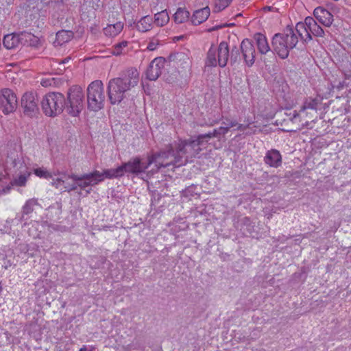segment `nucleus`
Listing matches in <instances>:
<instances>
[{
	"label": "nucleus",
	"instance_id": "1",
	"mask_svg": "<svg viewBox=\"0 0 351 351\" xmlns=\"http://www.w3.org/2000/svg\"><path fill=\"white\" fill-rule=\"evenodd\" d=\"M298 36L304 42L312 40L305 21L298 23L295 29L287 26L282 33L276 34L273 36L271 42L274 51L282 59L287 58L289 56V51L298 44Z\"/></svg>",
	"mask_w": 351,
	"mask_h": 351
},
{
	"label": "nucleus",
	"instance_id": "2",
	"mask_svg": "<svg viewBox=\"0 0 351 351\" xmlns=\"http://www.w3.org/2000/svg\"><path fill=\"white\" fill-rule=\"evenodd\" d=\"M139 81V73L135 68H130L120 77L110 79L107 86L110 103L118 105L126 98L128 93L135 87Z\"/></svg>",
	"mask_w": 351,
	"mask_h": 351
},
{
	"label": "nucleus",
	"instance_id": "3",
	"mask_svg": "<svg viewBox=\"0 0 351 351\" xmlns=\"http://www.w3.org/2000/svg\"><path fill=\"white\" fill-rule=\"evenodd\" d=\"M240 48L234 46L230 54L228 45L226 42L222 41L219 43L217 49L211 47L208 53L206 60V66H216L217 64L223 68L227 65L228 59L231 65L239 64L241 60Z\"/></svg>",
	"mask_w": 351,
	"mask_h": 351
},
{
	"label": "nucleus",
	"instance_id": "4",
	"mask_svg": "<svg viewBox=\"0 0 351 351\" xmlns=\"http://www.w3.org/2000/svg\"><path fill=\"white\" fill-rule=\"evenodd\" d=\"M204 148H206V145L199 135L195 139L190 138L175 142V149H177L176 162L180 167L193 162L195 158L199 157V155Z\"/></svg>",
	"mask_w": 351,
	"mask_h": 351
},
{
	"label": "nucleus",
	"instance_id": "5",
	"mask_svg": "<svg viewBox=\"0 0 351 351\" xmlns=\"http://www.w3.org/2000/svg\"><path fill=\"white\" fill-rule=\"evenodd\" d=\"M66 99L60 93H49L46 94L41 100L43 113L50 117L60 114L65 108Z\"/></svg>",
	"mask_w": 351,
	"mask_h": 351
},
{
	"label": "nucleus",
	"instance_id": "6",
	"mask_svg": "<svg viewBox=\"0 0 351 351\" xmlns=\"http://www.w3.org/2000/svg\"><path fill=\"white\" fill-rule=\"evenodd\" d=\"M87 106L90 110L97 112L104 107L106 95L101 80L92 82L87 87Z\"/></svg>",
	"mask_w": 351,
	"mask_h": 351
},
{
	"label": "nucleus",
	"instance_id": "7",
	"mask_svg": "<svg viewBox=\"0 0 351 351\" xmlns=\"http://www.w3.org/2000/svg\"><path fill=\"white\" fill-rule=\"evenodd\" d=\"M177 156V149H175V145L169 144L164 149L159 152L148 156V165L155 164L157 169L161 167L169 166L180 167L178 163L176 162Z\"/></svg>",
	"mask_w": 351,
	"mask_h": 351
},
{
	"label": "nucleus",
	"instance_id": "8",
	"mask_svg": "<svg viewBox=\"0 0 351 351\" xmlns=\"http://www.w3.org/2000/svg\"><path fill=\"white\" fill-rule=\"evenodd\" d=\"M84 95L80 87L69 89L67 96L68 103H66L65 109L68 114L77 117L84 108Z\"/></svg>",
	"mask_w": 351,
	"mask_h": 351
},
{
	"label": "nucleus",
	"instance_id": "9",
	"mask_svg": "<svg viewBox=\"0 0 351 351\" xmlns=\"http://www.w3.org/2000/svg\"><path fill=\"white\" fill-rule=\"evenodd\" d=\"M18 106L17 97L10 88H3L0 92V110L4 114H9L16 110Z\"/></svg>",
	"mask_w": 351,
	"mask_h": 351
},
{
	"label": "nucleus",
	"instance_id": "10",
	"mask_svg": "<svg viewBox=\"0 0 351 351\" xmlns=\"http://www.w3.org/2000/svg\"><path fill=\"white\" fill-rule=\"evenodd\" d=\"M148 161L145 163L139 157L130 158L128 162L123 163L121 167L123 169V176L125 173L138 175L143 173L148 169Z\"/></svg>",
	"mask_w": 351,
	"mask_h": 351
},
{
	"label": "nucleus",
	"instance_id": "11",
	"mask_svg": "<svg viewBox=\"0 0 351 351\" xmlns=\"http://www.w3.org/2000/svg\"><path fill=\"white\" fill-rule=\"evenodd\" d=\"M38 100L33 93H25L21 98V107L23 113L28 117H34L38 111Z\"/></svg>",
	"mask_w": 351,
	"mask_h": 351
},
{
	"label": "nucleus",
	"instance_id": "12",
	"mask_svg": "<svg viewBox=\"0 0 351 351\" xmlns=\"http://www.w3.org/2000/svg\"><path fill=\"white\" fill-rule=\"evenodd\" d=\"M240 49L242 57L248 66H251L255 61L256 51L252 41L248 38L242 40Z\"/></svg>",
	"mask_w": 351,
	"mask_h": 351
},
{
	"label": "nucleus",
	"instance_id": "13",
	"mask_svg": "<svg viewBox=\"0 0 351 351\" xmlns=\"http://www.w3.org/2000/svg\"><path fill=\"white\" fill-rule=\"evenodd\" d=\"M68 178L77 182V187L80 189H85L89 186H94L98 184V181L95 180V177L93 171L89 173H84L81 176L72 173L69 175Z\"/></svg>",
	"mask_w": 351,
	"mask_h": 351
},
{
	"label": "nucleus",
	"instance_id": "14",
	"mask_svg": "<svg viewBox=\"0 0 351 351\" xmlns=\"http://www.w3.org/2000/svg\"><path fill=\"white\" fill-rule=\"evenodd\" d=\"M165 61L162 58H155L149 64L146 71V77L151 81L156 80L162 74Z\"/></svg>",
	"mask_w": 351,
	"mask_h": 351
},
{
	"label": "nucleus",
	"instance_id": "15",
	"mask_svg": "<svg viewBox=\"0 0 351 351\" xmlns=\"http://www.w3.org/2000/svg\"><path fill=\"white\" fill-rule=\"evenodd\" d=\"M96 181L99 182H102L105 178L113 179L121 178L123 176V169L121 166L115 169H104L103 172H100L97 170L93 171Z\"/></svg>",
	"mask_w": 351,
	"mask_h": 351
},
{
	"label": "nucleus",
	"instance_id": "16",
	"mask_svg": "<svg viewBox=\"0 0 351 351\" xmlns=\"http://www.w3.org/2000/svg\"><path fill=\"white\" fill-rule=\"evenodd\" d=\"M313 15L315 19L326 27H330L333 22L332 14L322 7H317L314 10Z\"/></svg>",
	"mask_w": 351,
	"mask_h": 351
},
{
	"label": "nucleus",
	"instance_id": "17",
	"mask_svg": "<svg viewBox=\"0 0 351 351\" xmlns=\"http://www.w3.org/2000/svg\"><path fill=\"white\" fill-rule=\"evenodd\" d=\"M264 162L269 167L277 168L282 164V156L279 151L272 149L267 152Z\"/></svg>",
	"mask_w": 351,
	"mask_h": 351
},
{
	"label": "nucleus",
	"instance_id": "18",
	"mask_svg": "<svg viewBox=\"0 0 351 351\" xmlns=\"http://www.w3.org/2000/svg\"><path fill=\"white\" fill-rule=\"evenodd\" d=\"M305 25L307 26L309 34L312 36L323 37L324 32L323 29L317 23L315 20L311 16H307L305 19Z\"/></svg>",
	"mask_w": 351,
	"mask_h": 351
},
{
	"label": "nucleus",
	"instance_id": "19",
	"mask_svg": "<svg viewBox=\"0 0 351 351\" xmlns=\"http://www.w3.org/2000/svg\"><path fill=\"white\" fill-rule=\"evenodd\" d=\"M6 162L8 165L13 167L15 169V172L19 171V173H23L26 169L25 165L22 160V158L18 154L13 156L8 155Z\"/></svg>",
	"mask_w": 351,
	"mask_h": 351
},
{
	"label": "nucleus",
	"instance_id": "20",
	"mask_svg": "<svg viewBox=\"0 0 351 351\" xmlns=\"http://www.w3.org/2000/svg\"><path fill=\"white\" fill-rule=\"evenodd\" d=\"M210 14V8L208 6L197 10L193 14L191 22L193 25H198L207 20Z\"/></svg>",
	"mask_w": 351,
	"mask_h": 351
},
{
	"label": "nucleus",
	"instance_id": "21",
	"mask_svg": "<svg viewBox=\"0 0 351 351\" xmlns=\"http://www.w3.org/2000/svg\"><path fill=\"white\" fill-rule=\"evenodd\" d=\"M3 45L7 49H12L17 47L21 43V33L9 34L4 36Z\"/></svg>",
	"mask_w": 351,
	"mask_h": 351
},
{
	"label": "nucleus",
	"instance_id": "22",
	"mask_svg": "<svg viewBox=\"0 0 351 351\" xmlns=\"http://www.w3.org/2000/svg\"><path fill=\"white\" fill-rule=\"evenodd\" d=\"M21 43L23 45L37 47L40 44V39L30 32H21Z\"/></svg>",
	"mask_w": 351,
	"mask_h": 351
},
{
	"label": "nucleus",
	"instance_id": "23",
	"mask_svg": "<svg viewBox=\"0 0 351 351\" xmlns=\"http://www.w3.org/2000/svg\"><path fill=\"white\" fill-rule=\"evenodd\" d=\"M254 39L255 40L258 49L262 54H266L269 50L267 38L265 35L261 33H256L254 35Z\"/></svg>",
	"mask_w": 351,
	"mask_h": 351
},
{
	"label": "nucleus",
	"instance_id": "24",
	"mask_svg": "<svg viewBox=\"0 0 351 351\" xmlns=\"http://www.w3.org/2000/svg\"><path fill=\"white\" fill-rule=\"evenodd\" d=\"M123 23L119 21L114 24L108 25L104 28V33L107 36L114 37L123 30Z\"/></svg>",
	"mask_w": 351,
	"mask_h": 351
},
{
	"label": "nucleus",
	"instance_id": "25",
	"mask_svg": "<svg viewBox=\"0 0 351 351\" xmlns=\"http://www.w3.org/2000/svg\"><path fill=\"white\" fill-rule=\"evenodd\" d=\"M73 36L71 31L61 30L57 32L56 40L54 42L56 45H62L70 41Z\"/></svg>",
	"mask_w": 351,
	"mask_h": 351
},
{
	"label": "nucleus",
	"instance_id": "26",
	"mask_svg": "<svg viewBox=\"0 0 351 351\" xmlns=\"http://www.w3.org/2000/svg\"><path fill=\"white\" fill-rule=\"evenodd\" d=\"M153 19L152 16L147 15L142 17L136 24V28L138 31L146 32L152 27Z\"/></svg>",
	"mask_w": 351,
	"mask_h": 351
},
{
	"label": "nucleus",
	"instance_id": "27",
	"mask_svg": "<svg viewBox=\"0 0 351 351\" xmlns=\"http://www.w3.org/2000/svg\"><path fill=\"white\" fill-rule=\"evenodd\" d=\"M190 13L184 8H178L173 14V20L178 23H183L189 19Z\"/></svg>",
	"mask_w": 351,
	"mask_h": 351
},
{
	"label": "nucleus",
	"instance_id": "28",
	"mask_svg": "<svg viewBox=\"0 0 351 351\" xmlns=\"http://www.w3.org/2000/svg\"><path fill=\"white\" fill-rule=\"evenodd\" d=\"M38 205L37 199L32 198L27 200L22 207L21 217L23 218L25 215H28L32 213L34 210L35 206Z\"/></svg>",
	"mask_w": 351,
	"mask_h": 351
},
{
	"label": "nucleus",
	"instance_id": "29",
	"mask_svg": "<svg viewBox=\"0 0 351 351\" xmlns=\"http://www.w3.org/2000/svg\"><path fill=\"white\" fill-rule=\"evenodd\" d=\"M169 21V16L166 10L159 12L154 15V23L158 27L165 25Z\"/></svg>",
	"mask_w": 351,
	"mask_h": 351
},
{
	"label": "nucleus",
	"instance_id": "30",
	"mask_svg": "<svg viewBox=\"0 0 351 351\" xmlns=\"http://www.w3.org/2000/svg\"><path fill=\"white\" fill-rule=\"evenodd\" d=\"M319 104V101L316 98H307L301 107L300 112H304L308 109L317 110Z\"/></svg>",
	"mask_w": 351,
	"mask_h": 351
},
{
	"label": "nucleus",
	"instance_id": "31",
	"mask_svg": "<svg viewBox=\"0 0 351 351\" xmlns=\"http://www.w3.org/2000/svg\"><path fill=\"white\" fill-rule=\"evenodd\" d=\"M68 176L65 173L62 174L61 178L53 179L51 184L60 191L64 192V186H65L66 180L69 178Z\"/></svg>",
	"mask_w": 351,
	"mask_h": 351
},
{
	"label": "nucleus",
	"instance_id": "32",
	"mask_svg": "<svg viewBox=\"0 0 351 351\" xmlns=\"http://www.w3.org/2000/svg\"><path fill=\"white\" fill-rule=\"evenodd\" d=\"M221 136V134L219 131V129H215L212 132H210L208 133L204 134H199V136L200 137V139L202 140L204 143L206 145L208 141L214 137H219Z\"/></svg>",
	"mask_w": 351,
	"mask_h": 351
},
{
	"label": "nucleus",
	"instance_id": "33",
	"mask_svg": "<svg viewBox=\"0 0 351 351\" xmlns=\"http://www.w3.org/2000/svg\"><path fill=\"white\" fill-rule=\"evenodd\" d=\"M232 0H216L215 3L214 12H218L227 8Z\"/></svg>",
	"mask_w": 351,
	"mask_h": 351
},
{
	"label": "nucleus",
	"instance_id": "34",
	"mask_svg": "<svg viewBox=\"0 0 351 351\" xmlns=\"http://www.w3.org/2000/svg\"><path fill=\"white\" fill-rule=\"evenodd\" d=\"M127 45H128L127 41H122L119 43L116 44L112 50V53L114 56L121 55L122 53L123 48L125 47Z\"/></svg>",
	"mask_w": 351,
	"mask_h": 351
},
{
	"label": "nucleus",
	"instance_id": "35",
	"mask_svg": "<svg viewBox=\"0 0 351 351\" xmlns=\"http://www.w3.org/2000/svg\"><path fill=\"white\" fill-rule=\"evenodd\" d=\"M29 176V173H27V175H26L25 173L20 175L18 178H15L13 180V184L19 186H25L27 182V177Z\"/></svg>",
	"mask_w": 351,
	"mask_h": 351
},
{
	"label": "nucleus",
	"instance_id": "36",
	"mask_svg": "<svg viewBox=\"0 0 351 351\" xmlns=\"http://www.w3.org/2000/svg\"><path fill=\"white\" fill-rule=\"evenodd\" d=\"M34 173L40 178H51V174L43 168H37L34 169Z\"/></svg>",
	"mask_w": 351,
	"mask_h": 351
},
{
	"label": "nucleus",
	"instance_id": "37",
	"mask_svg": "<svg viewBox=\"0 0 351 351\" xmlns=\"http://www.w3.org/2000/svg\"><path fill=\"white\" fill-rule=\"evenodd\" d=\"M159 45V40L157 38H153L148 43L147 49L149 51H154Z\"/></svg>",
	"mask_w": 351,
	"mask_h": 351
},
{
	"label": "nucleus",
	"instance_id": "38",
	"mask_svg": "<svg viewBox=\"0 0 351 351\" xmlns=\"http://www.w3.org/2000/svg\"><path fill=\"white\" fill-rule=\"evenodd\" d=\"M77 188H78L77 183L75 182V183L71 184L65 183V186H64V191L71 192L73 191H75Z\"/></svg>",
	"mask_w": 351,
	"mask_h": 351
},
{
	"label": "nucleus",
	"instance_id": "39",
	"mask_svg": "<svg viewBox=\"0 0 351 351\" xmlns=\"http://www.w3.org/2000/svg\"><path fill=\"white\" fill-rule=\"evenodd\" d=\"M222 124L225 125L227 127H229L230 129V128L237 126L238 125V123L236 120H230L226 119V122L223 121Z\"/></svg>",
	"mask_w": 351,
	"mask_h": 351
},
{
	"label": "nucleus",
	"instance_id": "40",
	"mask_svg": "<svg viewBox=\"0 0 351 351\" xmlns=\"http://www.w3.org/2000/svg\"><path fill=\"white\" fill-rule=\"evenodd\" d=\"M177 59L179 60H183L185 64H186L189 60L188 56L184 53H178L177 54Z\"/></svg>",
	"mask_w": 351,
	"mask_h": 351
},
{
	"label": "nucleus",
	"instance_id": "41",
	"mask_svg": "<svg viewBox=\"0 0 351 351\" xmlns=\"http://www.w3.org/2000/svg\"><path fill=\"white\" fill-rule=\"evenodd\" d=\"M218 129L221 135H224L229 131V127H227L225 125L224 126L219 127Z\"/></svg>",
	"mask_w": 351,
	"mask_h": 351
},
{
	"label": "nucleus",
	"instance_id": "42",
	"mask_svg": "<svg viewBox=\"0 0 351 351\" xmlns=\"http://www.w3.org/2000/svg\"><path fill=\"white\" fill-rule=\"evenodd\" d=\"M237 130H240V131H243L245 130H246L248 127H249V125H243V124H239L237 125Z\"/></svg>",
	"mask_w": 351,
	"mask_h": 351
},
{
	"label": "nucleus",
	"instance_id": "43",
	"mask_svg": "<svg viewBox=\"0 0 351 351\" xmlns=\"http://www.w3.org/2000/svg\"><path fill=\"white\" fill-rule=\"evenodd\" d=\"M40 83H41L43 86H45V87L51 85V83H50L49 80H48L43 79L41 80Z\"/></svg>",
	"mask_w": 351,
	"mask_h": 351
},
{
	"label": "nucleus",
	"instance_id": "44",
	"mask_svg": "<svg viewBox=\"0 0 351 351\" xmlns=\"http://www.w3.org/2000/svg\"><path fill=\"white\" fill-rule=\"evenodd\" d=\"M298 115H299V114L296 111H293V115H292V117L291 118V119L292 121L298 117Z\"/></svg>",
	"mask_w": 351,
	"mask_h": 351
},
{
	"label": "nucleus",
	"instance_id": "45",
	"mask_svg": "<svg viewBox=\"0 0 351 351\" xmlns=\"http://www.w3.org/2000/svg\"><path fill=\"white\" fill-rule=\"evenodd\" d=\"M226 26L225 25H220V26H216L215 27H213L212 29H210L209 31H213V30H216V29H218L219 28H221L223 27Z\"/></svg>",
	"mask_w": 351,
	"mask_h": 351
},
{
	"label": "nucleus",
	"instance_id": "46",
	"mask_svg": "<svg viewBox=\"0 0 351 351\" xmlns=\"http://www.w3.org/2000/svg\"><path fill=\"white\" fill-rule=\"evenodd\" d=\"M80 351H88V349L86 348V346H82L80 349ZM88 351H93V350H90Z\"/></svg>",
	"mask_w": 351,
	"mask_h": 351
},
{
	"label": "nucleus",
	"instance_id": "47",
	"mask_svg": "<svg viewBox=\"0 0 351 351\" xmlns=\"http://www.w3.org/2000/svg\"><path fill=\"white\" fill-rule=\"evenodd\" d=\"M68 61H69V58H65V59L62 60L60 62V63H64H64L67 62Z\"/></svg>",
	"mask_w": 351,
	"mask_h": 351
},
{
	"label": "nucleus",
	"instance_id": "48",
	"mask_svg": "<svg viewBox=\"0 0 351 351\" xmlns=\"http://www.w3.org/2000/svg\"><path fill=\"white\" fill-rule=\"evenodd\" d=\"M2 290H3V287L1 285V282H0V293H1Z\"/></svg>",
	"mask_w": 351,
	"mask_h": 351
}]
</instances>
